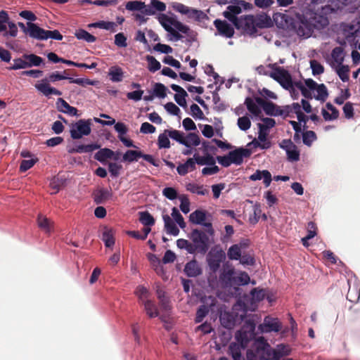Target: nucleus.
Wrapping results in <instances>:
<instances>
[{"label": "nucleus", "instance_id": "obj_8", "mask_svg": "<svg viewBox=\"0 0 360 360\" xmlns=\"http://www.w3.org/2000/svg\"><path fill=\"white\" fill-rule=\"evenodd\" d=\"M255 327L256 323L254 318L247 319L240 330L236 335L238 342H240L243 346H248L249 342L255 339Z\"/></svg>", "mask_w": 360, "mask_h": 360}, {"label": "nucleus", "instance_id": "obj_1", "mask_svg": "<svg viewBox=\"0 0 360 360\" xmlns=\"http://www.w3.org/2000/svg\"><path fill=\"white\" fill-rule=\"evenodd\" d=\"M280 17L282 20H285V25L281 24V27L283 28L285 26L286 29L294 31L300 37H309L314 31L309 20L303 15L298 14L295 18H292L288 15L281 14Z\"/></svg>", "mask_w": 360, "mask_h": 360}, {"label": "nucleus", "instance_id": "obj_51", "mask_svg": "<svg viewBox=\"0 0 360 360\" xmlns=\"http://www.w3.org/2000/svg\"><path fill=\"white\" fill-rule=\"evenodd\" d=\"M184 141L186 142V145L184 146L187 148H191L192 146H198L200 143V137L195 133H188L186 136H184Z\"/></svg>", "mask_w": 360, "mask_h": 360}, {"label": "nucleus", "instance_id": "obj_47", "mask_svg": "<svg viewBox=\"0 0 360 360\" xmlns=\"http://www.w3.org/2000/svg\"><path fill=\"white\" fill-rule=\"evenodd\" d=\"M26 68H27V64L25 58V54H23L20 58H14L13 60L12 65L8 68V69L10 70H16Z\"/></svg>", "mask_w": 360, "mask_h": 360}, {"label": "nucleus", "instance_id": "obj_15", "mask_svg": "<svg viewBox=\"0 0 360 360\" xmlns=\"http://www.w3.org/2000/svg\"><path fill=\"white\" fill-rule=\"evenodd\" d=\"M282 328L281 323L277 318H273L267 316L264 319V323L259 324L258 330L262 333H266L271 332H278Z\"/></svg>", "mask_w": 360, "mask_h": 360}, {"label": "nucleus", "instance_id": "obj_58", "mask_svg": "<svg viewBox=\"0 0 360 360\" xmlns=\"http://www.w3.org/2000/svg\"><path fill=\"white\" fill-rule=\"evenodd\" d=\"M146 60L148 63V69L150 72H155L160 69V63L153 56H147Z\"/></svg>", "mask_w": 360, "mask_h": 360}, {"label": "nucleus", "instance_id": "obj_6", "mask_svg": "<svg viewBox=\"0 0 360 360\" xmlns=\"http://www.w3.org/2000/svg\"><path fill=\"white\" fill-rule=\"evenodd\" d=\"M253 8V5L244 0H232V2L223 12V15L232 24L235 23L240 18L237 15L240 14L243 11H250Z\"/></svg>", "mask_w": 360, "mask_h": 360}, {"label": "nucleus", "instance_id": "obj_20", "mask_svg": "<svg viewBox=\"0 0 360 360\" xmlns=\"http://www.w3.org/2000/svg\"><path fill=\"white\" fill-rule=\"evenodd\" d=\"M254 340V354H255V356H258V357H263L264 354H268L270 349V345L268 344L264 338L260 337Z\"/></svg>", "mask_w": 360, "mask_h": 360}, {"label": "nucleus", "instance_id": "obj_38", "mask_svg": "<svg viewBox=\"0 0 360 360\" xmlns=\"http://www.w3.org/2000/svg\"><path fill=\"white\" fill-rule=\"evenodd\" d=\"M221 324L226 328L231 329L235 326V319L229 312L221 313L219 317Z\"/></svg>", "mask_w": 360, "mask_h": 360}, {"label": "nucleus", "instance_id": "obj_11", "mask_svg": "<svg viewBox=\"0 0 360 360\" xmlns=\"http://www.w3.org/2000/svg\"><path fill=\"white\" fill-rule=\"evenodd\" d=\"M142 158L144 160L148 162L155 167L160 166V160L154 159L153 155L144 154L141 150H128L122 155V162H132L137 161L139 158Z\"/></svg>", "mask_w": 360, "mask_h": 360}, {"label": "nucleus", "instance_id": "obj_16", "mask_svg": "<svg viewBox=\"0 0 360 360\" xmlns=\"http://www.w3.org/2000/svg\"><path fill=\"white\" fill-rule=\"evenodd\" d=\"M114 128L118 133V139L126 147L137 148V146L134 144L132 140L124 136L128 131V128L124 123L118 122L115 124Z\"/></svg>", "mask_w": 360, "mask_h": 360}, {"label": "nucleus", "instance_id": "obj_28", "mask_svg": "<svg viewBox=\"0 0 360 360\" xmlns=\"http://www.w3.org/2000/svg\"><path fill=\"white\" fill-rule=\"evenodd\" d=\"M162 219L165 223V229L168 234L172 236H178L179 233V229L176 226L175 223L171 219L168 214H164Z\"/></svg>", "mask_w": 360, "mask_h": 360}, {"label": "nucleus", "instance_id": "obj_37", "mask_svg": "<svg viewBox=\"0 0 360 360\" xmlns=\"http://www.w3.org/2000/svg\"><path fill=\"white\" fill-rule=\"evenodd\" d=\"M114 151L110 148H104L100 149L94 155V158L100 162H105L108 159H111V157L114 155Z\"/></svg>", "mask_w": 360, "mask_h": 360}, {"label": "nucleus", "instance_id": "obj_59", "mask_svg": "<svg viewBox=\"0 0 360 360\" xmlns=\"http://www.w3.org/2000/svg\"><path fill=\"white\" fill-rule=\"evenodd\" d=\"M360 298V290L357 287L351 288L349 286L347 299L351 302H356Z\"/></svg>", "mask_w": 360, "mask_h": 360}, {"label": "nucleus", "instance_id": "obj_4", "mask_svg": "<svg viewBox=\"0 0 360 360\" xmlns=\"http://www.w3.org/2000/svg\"><path fill=\"white\" fill-rule=\"evenodd\" d=\"M194 247L195 253L198 252L205 255L209 250L213 240H210L209 235L205 231L197 229H193L189 235Z\"/></svg>", "mask_w": 360, "mask_h": 360}, {"label": "nucleus", "instance_id": "obj_42", "mask_svg": "<svg viewBox=\"0 0 360 360\" xmlns=\"http://www.w3.org/2000/svg\"><path fill=\"white\" fill-rule=\"evenodd\" d=\"M25 58L27 64V68L33 66L38 67L44 63V59L34 53L25 54Z\"/></svg>", "mask_w": 360, "mask_h": 360}, {"label": "nucleus", "instance_id": "obj_63", "mask_svg": "<svg viewBox=\"0 0 360 360\" xmlns=\"http://www.w3.org/2000/svg\"><path fill=\"white\" fill-rule=\"evenodd\" d=\"M158 146L159 148H170V141L169 139V136L167 135V134H165V131H164V133L160 134L158 136Z\"/></svg>", "mask_w": 360, "mask_h": 360}, {"label": "nucleus", "instance_id": "obj_26", "mask_svg": "<svg viewBox=\"0 0 360 360\" xmlns=\"http://www.w3.org/2000/svg\"><path fill=\"white\" fill-rule=\"evenodd\" d=\"M255 25L257 28H268L271 27V17L266 13L254 15Z\"/></svg>", "mask_w": 360, "mask_h": 360}, {"label": "nucleus", "instance_id": "obj_39", "mask_svg": "<svg viewBox=\"0 0 360 360\" xmlns=\"http://www.w3.org/2000/svg\"><path fill=\"white\" fill-rule=\"evenodd\" d=\"M206 219L205 211L196 210L189 216V221L194 224H202Z\"/></svg>", "mask_w": 360, "mask_h": 360}, {"label": "nucleus", "instance_id": "obj_64", "mask_svg": "<svg viewBox=\"0 0 360 360\" xmlns=\"http://www.w3.org/2000/svg\"><path fill=\"white\" fill-rule=\"evenodd\" d=\"M310 67L314 75H319L324 72V67L317 60H310Z\"/></svg>", "mask_w": 360, "mask_h": 360}, {"label": "nucleus", "instance_id": "obj_3", "mask_svg": "<svg viewBox=\"0 0 360 360\" xmlns=\"http://www.w3.org/2000/svg\"><path fill=\"white\" fill-rule=\"evenodd\" d=\"M252 154L250 149L244 148H238L230 151L228 155L224 156H217L218 162L224 167H229L231 164L240 165L243 162L244 158H249Z\"/></svg>", "mask_w": 360, "mask_h": 360}, {"label": "nucleus", "instance_id": "obj_48", "mask_svg": "<svg viewBox=\"0 0 360 360\" xmlns=\"http://www.w3.org/2000/svg\"><path fill=\"white\" fill-rule=\"evenodd\" d=\"M139 221L145 226H151L155 224L154 217L148 212H139Z\"/></svg>", "mask_w": 360, "mask_h": 360}, {"label": "nucleus", "instance_id": "obj_54", "mask_svg": "<svg viewBox=\"0 0 360 360\" xmlns=\"http://www.w3.org/2000/svg\"><path fill=\"white\" fill-rule=\"evenodd\" d=\"M314 91H316L317 93V94L314 96L316 100L324 102L327 99L328 93L325 84H319Z\"/></svg>", "mask_w": 360, "mask_h": 360}, {"label": "nucleus", "instance_id": "obj_62", "mask_svg": "<svg viewBox=\"0 0 360 360\" xmlns=\"http://www.w3.org/2000/svg\"><path fill=\"white\" fill-rule=\"evenodd\" d=\"M126 9L131 11H141L144 8V2L140 1H130L126 4Z\"/></svg>", "mask_w": 360, "mask_h": 360}, {"label": "nucleus", "instance_id": "obj_27", "mask_svg": "<svg viewBox=\"0 0 360 360\" xmlns=\"http://www.w3.org/2000/svg\"><path fill=\"white\" fill-rule=\"evenodd\" d=\"M264 180V184L266 187H268L271 182V174L268 170H257L253 174L250 176L252 181Z\"/></svg>", "mask_w": 360, "mask_h": 360}, {"label": "nucleus", "instance_id": "obj_45", "mask_svg": "<svg viewBox=\"0 0 360 360\" xmlns=\"http://www.w3.org/2000/svg\"><path fill=\"white\" fill-rule=\"evenodd\" d=\"M142 304H144L145 311L150 318H155L158 316V309L152 301L147 300Z\"/></svg>", "mask_w": 360, "mask_h": 360}, {"label": "nucleus", "instance_id": "obj_21", "mask_svg": "<svg viewBox=\"0 0 360 360\" xmlns=\"http://www.w3.org/2000/svg\"><path fill=\"white\" fill-rule=\"evenodd\" d=\"M171 89L176 91V94L174 95L175 101L181 107L186 108V97L188 95L187 92L180 86L177 84H172L170 86Z\"/></svg>", "mask_w": 360, "mask_h": 360}, {"label": "nucleus", "instance_id": "obj_32", "mask_svg": "<svg viewBox=\"0 0 360 360\" xmlns=\"http://www.w3.org/2000/svg\"><path fill=\"white\" fill-rule=\"evenodd\" d=\"M114 235L115 231L112 229L104 228L101 239L104 242L105 247L112 248L115 245Z\"/></svg>", "mask_w": 360, "mask_h": 360}, {"label": "nucleus", "instance_id": "obj_36", "mask_svg": "<svg viewBox=\"0 0 360 360\" xmlns=\"http://www.w3.org/2000/svg\"><path fill=\"white\" fill-rule=\"evenodd\" d=\"M310 24L313 26V29H323L328 25V20L322 15H314L309 19Z\"/></svg>", "mask_w": 360, "mask_h": 360}, {"label": "nucleus", "instance_id": "obj_43", "mask_svg": "<svg viewBox=\"0 0 360 360\" xmlns=\"http://www.w3.org/2000/svg\"><path fill=\"white\" fill-rule=\"evenodd\" d=\"M165 134H167L169 138L175 140L182 145H186L184 141V133L176 129H165Z\"/></svg>", "mask_w": 360, "mask_h": 360}, {"label": "nucleus", "instance_id": "obj_33", "mask_svg": "<svg viewBox=\"0 0 360 360\" xmlns=\"http://www.w3.org/2000/svg\"><path fill=\"white\" fill-rule=\"evenodd\" d=\"M195 169V161L193 158H188L184 164H180L176 167L177 172L181 176L186 175L188 171Z\"/></svg>", "mask_w": 360, "mask_h": 360}, {"label": "nucleus", "instance_id": "obj_14", "mask_svg": "<svg viewBox=\"0 0 360 360\" xmlns=\"http://www.w3.org/2000/svg\"><path fill=\"white\" fill-rule=\"evenodd\" d=\"M91 120H79L72 125L70 129V136L73 139H79L83 136H88L91 133Z\"/></svg>", "mask_w": 360, "mask_h": 360}, {"label": "nucleus", "instance_id": "obj_44", "mask_svg": "<svg viewBox=\"0 0 360 360\" xmlns=\"http://www.w3.org/2000/svg\"><path fill=\"white\" fill-rule=\"evenodd\" d=\"M91 27H98L101 29H104L106 30H110L112 32H116V23L114 22H109V21H98L96 22L91 23L89 25Z\"/></svg>", "mask_w": 360, "mask_h": 360}, {"label": "nucleus", "instance_id": "obj_49", "mask_svg": "<svg viewBox=\"0 0 360 360\" xmlns=\"http://www.w3.org/2000/svg\"><path fill=\"white\" fill-rule=\"evenodd\" d=\"M331 57L338 65H341L345 58L344 49L341 46L335 47L332 51Z\"/></svg>", "mask_w": 360, "mask_h": 360}, {"label": "nucleus", "instance_id": "obj_55", "mask_svg": "<svg viewBox=\"0 0 360 360\" xmlns=\"http://www.w3.org/2000/svg\"><path fill=\"white\" fill-rule=\"evenodd\" d=\"M336 72L342 82H345L349 80V68L348 65H342V63L341 65H338Z\"/></svg>", "mask_w": 360, "mask_h": 360}, {"label": "nucleus", "instance_id": "obj_29", "mask_svg": "<svg viewBox=\"0 0 360 360\" xmlns=\"http://www.w3.org/2000/svg\"><path fill=\"white\" fill-rule=\"evenodd\" d=\"M101 146L97 143H91L88 145H79L75 148H71L68 150L69 153H90L94 150L100 148Z\"/></svg>", "mask_w": 360, "mask_h": 360}, {"label": "nucleus", "instance_id": "obj_53", "mask_svg": "<svg viewBox=\"0 0 360 360\" xmlns=\"http://www.w3.org/2000/svg\"><path fill=\"white\" fill-rule=\"evenodd\" d=\"M186 190L201 195H205L208 193V191L204 188L202 185H198L193 183H189L186 185Z\"/></svg>", "mask_w": 360, "mask_h": 360}, {"label": "nucleus", "instance_id": "obj_18", "mask_svg": "<svg viewBox=\"0 0 360 360\" xmlns=\"http://www.w3.org/2000/svg\"><path fill=\"white\" fill-rule=\"evenodd\" d=\"M208 300L210 301V302H207V304H202L199 307L196 311V316L195 318V323H200L202 321L204 318L210 312V309L212 307L215 305V303L217 302L216 298L214 297L210 296L207 298Z\"/></svg>", "mask_w": 360, "mask_h": 360}, {"label": "nucleus", "instance_id": "obj_50", "mask_svg": "<svg viewBox=\"0 0 360 360\" xmlns=\"http://www.w3.org/2000/svg\"><path fill=\"white\" fill-rule=\"evenodd\" d=\"M245 104L246 105L247 109L252 115L258 116L261 114L262 111L259 107L255 103L254 100L250 97L245 98Z\"/></svg>", "mask_w": 360, "mask_h": 360}, {"label": "nucleus", "instance_id": "obj_5", "mask_svg": "<svg viewBox=\"0 0 360 360\" xmlns=\"http://www.w3.org/2000/svg\"><path fill=\"white\" fill-rule=\"evenodd\" d=\"M68 78H70V77H63L59 72H52L49 75L48 78L42 79L41 83L35 84L34 87L45 96H49L52 94L60 96L62 95V92L51 86L49 82H54L59 80L68 79Z\"/></svg>", "mask_w": 360, "mask_h": 360}, {"label": "nucleus", "instance_id": "obj_41", "mask_svg": "<svg viewBox=\"0 0 360 360\" xmlns=\"http://www.w3.org/2000/svg\"><path fill=\"white\" fill-rule=\"evenodd\" d=\"M263 110L265 112V113L268 115H283V110H280L276 105H275L274 103L271 101H267L266 103V104L263 107Z\"/></svg>", "mask_w": 360, "mask_h": 360}, {"label": "nucleus", "instance_id": "obj_24", "mask_svg": "<svg viewBox=\"0 0 360 360\" xmlns=\"http://www.w3.org/2000/svg\"><path fill=\"white\" fill-rule=\"evenodd\" d=\"M184 271L188 277H196L202 274V269L195 259L186 263Z\"/></svg>", "mask_w": 360, "mask_h": 360}, {"label": "nucleus", "instance_id": "obj_23", "mask_svg": "<svg viewBox=\"0 0 360 360\" xmlns=\"http://www.w3.org/2000/svg\"><path fill=\"white\" fill-rule=\"evenodd\" d=\"M27 25L30 27L27 31H29V36L30 37L38 40H45L46 33L45 30L32 22H27Z\"/></svg>", "mask_w": 360, "mask_h": 360}, {"label": "nucleus", "instance_id": "obj_19", "mask_svg": "<svg viewBox=\"0 0 360 360\" xmlns=\"http://www.w3.org/2000/svg\"><path fill=\"white\" fill-rule=\"evenodd\" d=\"M263 124H259L258 141L254 140L252 143L262 149H268L271 147V142L266 140L267 132Z\"/></svg>", "mask_w": 360, "mask_h": 360}, {"label": "nucleus", "instance_id": "obj_57", "mask_svg": "<svg viewBox=\"0 0 360 360\" xmlns=\"http://www.w3.org/2000/svg\"><path fill=\"white\" fill-rule=\"evenodd\" d=\"M317 136L313 131H306L302 133V141L304 145L311 146L312 143L316 140Z\"/></svg>", "mask_w": 360, "mask_h": 360}, {"label": "nucleus", "instance_id": "obj_7", "mask_svg": "<svg viewBox=\"0 0 360 360\" xmlns=\"http://www.w3.org/2000/svg\"><path fill=\"white\" fill-rule=\"evenodd\" d=\"M158 21L166 31H167V29L172 28L173 26L178 31L186 34L194 40L195 32L188 25L183 24L176 19L169 17L166 14H160L158 17Z\"/></svg>", "mask_w": 360, "mask_h": 360}, {"label": "nucleus", "instance_id": "obj_22", "mask_svg": "<svg viewBox=\"0 0 360 360\" xmlns=\"http://www.w3.org/2000/svg\"><path fill=\"white\" fill-rule=\"evenodd\" d=\"M112 196V190L108 188H100L96 191L94 193V202L98 204H103Z\"/></svg>", "mask_w": 360, "mask_h": 360}, {"label": "nucleus", "instance_id": "obj_35", "mask_svg": "<svg viewBox=\"0 0 360 360\" xmlns=\"http://www.w3.org/2000/svg\"><path fill=\"white\" fill-rule=\"evenodd\" d=\"M326 107L328 110L331 111V114L325 109H322V115L325 120H334L338 118L339 111L335 107H334L330 103H327Z\"/></svg>", "mask_w": 360, "mask_h": 360}, {"label": "nucleus", "instance_id": "obj_56", "mask_svg": "<svg viewBox=\"0 0 360 360\" xmlns=\"http://www.w3.org/2000/svg\"><path fill=\"white\" fill-rule=\"evenodd\" d=\"M176 245L180 249H185L190 254H195V249L192 245V243L186 239H178L176 240Z\"/></svg>", "mask_w": 360, "mask_h": 360}, {"label": "nucleus", "instance_id": "obj_60", "mask_svg": "<svg viewBox=\"0 0 360 360\" xmlns=\"http://www.w3.org/2000/svg\"><path fill=\"white\" fill-rule=\"evenodd\" d=\"M167 87L162 83H155L153 88V94L156 96L164 98L167 96Z\"/></svg>", "mask_w": 360, "mask_h": 360}, {"label": "nucleus", "instance_id": "obj_52", "mask_svg": "<svg viewBox=\"0 0 360 360\" xmlns=\"http://www.w3.org/2000/svg\"><path fill=\"white\" fill-rule=\"evenodd\" d=\"M75 37L78 39H82L89 43L94 42L96 40V37H94V35H92L91 34H90L89 32L83 29H80L76 31Z\"/></svg>", "mask_w": 360, "mask_h": 360}, {"label": "nucleus", "instance_id": "obj_9", "mask_svg": "<svg viewBox=\"0 0 360 360\" xmlns=\"http://www.w3.org/2000/svg\"><path fill=\"white\" fill-rule=\"evenodd\" d=\"M171 7L174 11L182 15H186L188 18L201 22L207 18V15L201 10L190 8L179 2H172Z\"/></svg>", "mask_w": 360, "mask_h": 360}, {"label": "nucleus", "instance_id": "obj_10", "mask_svg": "<svg viewBox=\"0 0 360 360\" xmlns=\"http://www.w3.org/2000/svg\"><path fill=\"white\" fill-rule=\"evenodd\" d=\"M225 259L226 253L219 245L212 248L207 257V264L210 270L214 273L217 271L221 262Z\"/></svg>", "mask_w": 360, "mask_h": 360}, {"label": "nucleus", "instance_id": "obj_25", "mask_svg": "<svg viewBox=\"0 0 360 360\" xmlns=\"http://www.w3.org/2000/svg\"><path fill=\"white\" fill-rule=\"evenodd\" d=\"M57 108L60 112L71 116H77V109L69 105L63 98H59L56 101Z\"/></svg>", "mask_w": 360, "mask_h": 360}, {"label": "nucleus", "instance_id": "obj_40", "mask_svg": "<svg viewBox=\"0 0 360 360\" xmlns=\"http://www.w3.org/2000/svg\"><path fill=\"white\" fill-rule=\"evenodd\" d=\"M245 244L243 245L241 243L240 244H235L231 245L227 252L228 257L230 259L238 260L241 257V248L244 247Z\"/></svg>", "mask_w": 360, "mask_h": 360}, {"label": "nucleus", "instance_id": "obj_13", "mask_svg": "<svg viewBox=\"0 0 360 360\" xmlns=\"http://www.w3.org/2000/svg\"><path fill=\"white\" fill-rule=\"evenodd\" d=\"M233 25L237 30H241L244 33L250 35L255 34L257 32L255 25L253 15H245L241 16Z\"/></svg>", "mask_w": 360, "mask_h": 360}, {"label": "nucleus", "instance_id": "obj_12", "mask_svg": "<svg viewBox=\"0 0 360 360\" xmlns=\"http://www.w3.org/2000/svg\"><path fill=\"white\" fill-rule=\"evenodd\" d=\"M269 77L278 82L283 88L289 91H295L291 75L288 70L279 68L277 72H271Z\"/></svg>", "mask_w": 360, "mask_h": 360}, {"label": "nucleus", "instance_id": "obj_34", "mask_svg": "<svg viewBox=\"0 0 360 360\" xmlns=\"http://www.w3.org/2000/svg\"><path fill=\"white\" fill-rule=\"evenodd\" d=\"M108 75L110 76V79L113 82H120L122 81L124 77V72L122 69L117 66H112L109 69Z\"/></svg>", "mask_w": 360, "mask_h": 360}, {"label": "nucleus", "instance_id": "obj_31", "mask_svg": "<svg viewBox=\"0 0 360 360\" xmlns=\"http://www.w3.org/2000/svg\"><path fill=\"white\" fill-rule=\"evenodd\" d=\"M37 225L41 230L46 233H50L53 228V222L41 214L37 217Z\"/></svg>", "mask_w": 360, "mask_h": 360}, {"label": "nucleus", "instance_id": "obj_17", "mask_svg": "<svg viewBox=\"0 0 360 360\" xmlns=\"http://www.w3.org/2000/svg\"><path fill=\"white\" fill-rule=\"evenodd\" d=\"M214 25L217 28L219 34L227 38H231L234 35L235 32L233 27L226 20L216 19L214 21Z\"/></svg>", "mask_w": 360, "mask_h": 360}, {"label": "nucleus", "instance_id": "obj_61", "mask_svg": "<svg viewBox=\"0 0 360 360\" xmlns=\"http://www.w3.org/2000/svg\"><path fill=\"white\" fill-rule=\"evenodd\" d=\"M172 217L181 229H184L186 227V224L184 221V217L179 212V210L175 207L172 210Z\"/></svg>", "mask_w": 360, "mask_h": 360}, {"label": "nucleus", "instance_id": "obj_2", "mask_svg": "<svg viewBox=\"0 0 360 360\" xmlns=\"http://www.w3.org/2000/svg\"><path fill=\"white\" fill-rule=\"evenodd\" d=\"M219 281L224 287L229 288L247 285L250 278L246 272L243 271L236 275L234 269L231 268L220 274Z\"/></svg>", "mask_w": 360, "mask_h": 360}, {"label": "nucleus", "instance_id": "obj_30", "mask_svg": "<svg viewBox=\"0 0 360 360\" xmlns=\"http://www.w3.org/2000/svg\"><path fill=\"white\" fill-rule=\"evenodd\" d=\"M248 346H243L238 342H231L229 346L228 353L231 355L233 360H241V349L246 348Z\"/></svg>", "mask_w": 360, "mask_h": 360}, {"label": "nucleus", "instance_id": "obj_46", "mask_svg": "<svg viewBox=\"0 0 360 360\" xmlns=\"http://www.w3.org/2000/svg\"><path fill=\"white\" fill-rule=\"evenodd\" d=\"M195 163L200 165H215V159L210 154H207L205 156H200L198 155H194Z\"/></svg>", "mask_w": 360, "mask_h": 360}]
</instances>
